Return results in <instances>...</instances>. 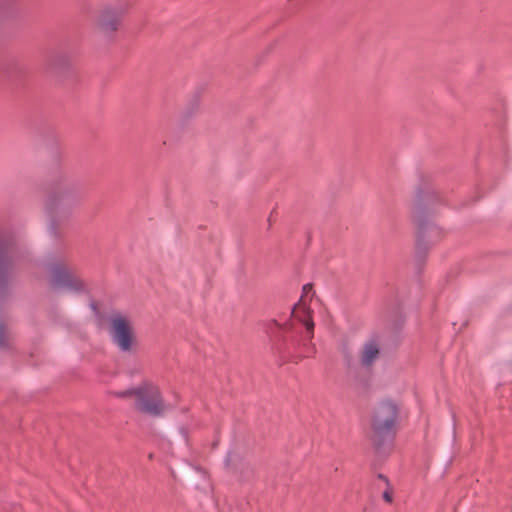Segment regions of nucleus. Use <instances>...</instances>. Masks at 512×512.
Listing matches in <instances>:
<instances>
[{
    "label": "nucleus",
    "instance_id": "1",
    "mask_svg": "<svg viewBox=\"0 0 512 512\" xmlns=\"http://www.w3.org/2000/svg\"><path fill=\"white\" fill-rule=\"evenodd\" d=\"M312 291L311 284L303 286V294L294 305L292 319L285 324L273 320L268 326V332L275 338V347L283 358L308 357L314 351L310 344L314 333V322L307 308L306 298Z\"/></svg>",
    "mask_w": 512,
    "mask_h": 512
},
{
    "label": "nucleus",
    "instance_id": "2",
    "mask_svg": "<svg viewBox=\"0 0 512 512\" xmlns=\"http://www.w3.org/2000/svg\"><path fill=\"white\" fill-rule=\"evenodd\" d=\"M399 416L400 406L391 399H383L374 406L369 422V439L377 456L384 457L391 451Z\"/></svg>",
    "mask_w": 512,
    "mask_h": 512
},
{
    "label": "nucleus",
    "instance_id": "3",
    "mask_svg": "<svg viewBox=\"0 0 512 512\" xmlns=\"http://www.w3.org/2000/svg\"><path fill=\"white\" fill-rule=\"evenodd\" d=\"M39 265L47 272L48 283L53 290L76 295L87 292L84 281L71 269L63 255L48 253Z\"/></svg>",
    "mask_w": 512,
    "mask_h": 512
},
{
    "label": "nucleus",
    "instance_id": "4",
    "mask_svg": "<svg viewBox=\"0 0 512 512\" xmlns=\"http://www.w3.org/2000/svg\"><path fill=\"white\" fill-rule=\"evenodd\" d=\"M21 257L15 233L0 227V297L7 294L15 263Z\"/></svg>",
    "mask_w": 512,
    "mask_h": 512
},
{
    "label": "nucleus",
    "instance_id": "5",
    "mask_svg": "<svg viewBox=\"0 0 512 512\" xmlns=\"http://www.w3.org/2000/svg\"><path fill=\"white\" fill-rule=\"evenodd\" d=\"M112 394L116 397L132 398L134 408L137 411L153 417L162 416L167 409V405L156 386H135Z\"/></svg>",
    "mask_w": 512,
    "mask_h": 512
},
{
    "label": "nucleus",
    "instance_id": "6",
    "mask_svg": "<svg viewBox=\"0 0 512 512\" xmlns=\"http://www.w3.org/2000/svg\"><path fill=\"white\" fill-rule=\"evenodd\" d=\"M109 336L112 343L122 353H131L136 344L131 322L120 313L109 317Z\"/></svg>",
    "mask_w": 512,
    "mask_h": 512
},
{
    "label": "nucleus",
    "instance_id": "7",
    "mask_svg": "<svg viewBox=\"0 0 512 512\" xmlns=\"http://www.w3.org/2000/svg\"><path fill=\"white\" fill-rule=\"evenodd\" d=\"M74 192V187H67L65 190L55 193L49 197L47 200L45 209L49 216L48 222V232L51 236L57 238L59 237L58 232V221L55 218V213L58 209L60 202L64 201L69 197L70 194Z\"/></svg>",
    "mask_w": 512,
    "mask_h": 512
},
{
    "label": "nucleus",
    "instance_id": "8",
    "mask_svg": "<svg viewBox=\"0 0 512 512\" xmlns=\"http://www.w3.org/2000/svg\"><path fill=\"white\" fill-rule=\"evenodd\" d=\"M124 12L125 8L122 5L104 8L98 19V26L101 31L107 34L115 32Z\"/></svg>",
    "mask_w": 512,
    "mask_h": 512
},
{
    "label": "nucleus",
    "instance_id": "9",
    "mask_svg": "<svg viewBox=\"0 0 512 512\" xmlns=\"http://www.w3.org/2000/svg\"><path fill=\"white\" fill-rule=\"evenodd\" d=\"M418 222V238H417V252L425 253L428 249V245L426 243V237L430 236H438L439 235V229L436 227V225L433 222H430L421 216L417 219Z\"/></svg>",
    "mask_w": 512,
    "mask_h": 512
},
{
    "label": "nucleus",
    "instance_id": "10",
    "mask_svg": "<svg viewBox=\"0 0 512 512\" xmlns=\"http://www.w3.org/2000/svg\"><path fill=\"white\" fill-rule=\"evenodd\" d=\"M380 354V346L375 339L368 340L362 349L361 353V364L365 367H369L374 363Z\"/></svg>",
    "mask_w": 512,
    "mask_h": 512
},
{
    "label": "nucleus",
    "instance_id": "11",
    "mask_svg": "<svg viewBox=\"0 0 512 512\" xmlns=\"http://www.w3.org/2000/svg\"><path fill=\"white\" fill-rule=\"evenodd\" d=\"M2 70L8 75H21L24 73L25 67L19 59L10 57L5 60Z\"/></svg>",
    "mask_w": 512,
    "mask_h": 512
},
{
    "label": "nucleus",
    "instance_id": "12",
    "mask_svg": "<svg viewBox=\"0 0 512 512\" xmlns=\"http://www.w3.org/2000/svg\"><path fill=\"white\" fill-rule=\"evenodd\" d=\"M13 347L12 337L7 326L0 321V350L10 351Z\"/></svg>",
    "mask_w": 512,
    "mask_h": 512
},
{
    "label": "nucleus",
    "instance_id": "13",
    "mask_svg": "<svg viewBox=\"0 0 512 512\" xmlns=\"http://www.w3.org/2000/svg\"><path fill=\"white\" fill-rule=\"evenodd\" d=\"M383 499H384L386 502H388V503L392 502V495H391V493H390L389 491H387V490H386V491L383 493Z\"/></svg>",
    "mask_w": 512,
    "mask_h": 512
},
{
    "label": "nucleus",
    "instance_id": "14",
    "mask_svg": "<svg viewBox=\"0 0 512 512\" xmlns=\"http://www.w3.org/2000/svg\"><path fill=\"white\" fill-rule=\"evenodd\" d=\"M378 478H379V479H381V480H383L386 484H389L388 479H387V478H386V476H384L383 474H379V475H378Z\"/></svg>",
    "mask_w": 512,
    "mask_h": 512
},
{
    "label": "nucleus",
    "instance_id": "15",
    "mask_svg": "<svg viewBox=\"0 0 512 512\" xmlns=\"http://www.w3.org/2000/svg\"><path fill=\"white\" fill-rule=\"evenodd\" d=\"M92 309H96V305L94 303L91 304Z\"/></svg>",
    "mask_w": 512,
    "mask_h": 512
}]
</instances>
